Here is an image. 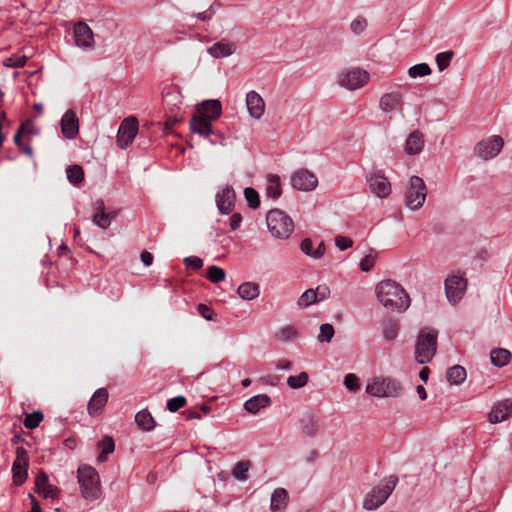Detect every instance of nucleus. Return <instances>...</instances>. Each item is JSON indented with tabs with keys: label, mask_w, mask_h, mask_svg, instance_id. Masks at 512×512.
<instances>
[{
	"label": "nucleus",
	"mask_w": 512,
	"mask_h": 512,
	"mask_svg": "<svg viewBox=\"0 0 512 512\" xmlns=\"http://www.w3.org/2000/svg\"><path fill=\"white\" fill-rule=\"evenodd\" d=\"M512 414V400L506 399L497 403L489 413V421L493 424L502 422Z\"/></svg>",
	"instance_id": "nucleus-23"
},
{
	"label": "nucleus",
	"mask_w": 512,
	"mask_h": 512,
	"mask_svg": "<svg viewBox=\"0 0 512 512\" xmlns=\"http://www.w3.org/2000/svg\"><path fill=\"white\" fill-rule=\"evenodd\" d=\"M250 467L251 463L248 460L237 462L232 470L233 477L239 481H246Z\"/></svg>",
	"instance_id": "nucleus-38"
},
{
	"label": "nucleus",
	"mask_w": 512,
	"mask_h": 512,
	"mask_svg": "<svg viewBox=\"0 0 512 512\" xmlns=\"http://www.w3.org/2000/svg\"><path fill=\"white\" fill-rule=\"evenodd\" d=\"M197 311L204 319L208 321L214 320L215 313L208 305L203 303L198 304Z\"/></svg>",
	"instance_id": "nucleus-55"
},
{
	"label": "nucleus",
	"mask_w": 512,
	"mask_h": 512,
	"mask_svg": "<svg viewBox=\"0 0 512 512\" xmlns=\"http://www.w3.org/2000/svg\"><path fill=\"white\" fill-rule=\"evenodd\" d=\"M397 483L398 478L395 475H390L388 478L383 479L379 485L366 495L363 502L364 509L371 511L383 505L395 489Z\"/></svg>",
	"instance_id": "nucleus-4"
},
{
	"label": "nucleus",
	"mask_w": 512,
	"mask_h": 512,
	"mask_svg": "<svg viewBox=\"0 0 512 512\" xmlns=\"http://www.w3.org/2000/svg\"><path fill=\"white\" fill-rule=\"evenodd\" d=\"M26 62V56L13 55L9 58H6L3 62V65L8 68H21L25 66Z\"/></svg>",
	"instance_id": "nucleus-49"
},
{
	"label": "nucleus",
	"mask_w": 512,
	"mask_h": 512,
	"mask_svg": "<svg viewBox=\"0 0 512 512\" xmlns=\"http://www.w3.org/2000/svg\"><path fill=\"white\" fill-rule=\"evenodd\" d=\"M369 80V73L360 68H355L347 72H343L340 76L339 83L341 86L356 90L363 87Z\"/></svg>",
	"instance_id": "nucleus-11"
},
{
	"label": "nucleus",
	"mask_w": 512,
	"mask_h": 512,
	"mask_svg": "<svg viewBox=\"0 0 512 512\" xmlns=\"http://www.w3.org/2000/svg\"><path fill=\"white\" fill-rule=\"evenodd\" d=\"M207 51L214 58H224L236 51V45L227 39H222L209 47Z\"/></svg>",
	"instance_id": "nucleus-25"
},
{
	"label": "nucleus",
	"mask_w": 512,
	"mask_h": 512,
	"mask_svg": "<svg viewBox=\"0 0 512 512\" xmlns=\"http://www.w3.org/2000/svg\"><path fill=\"white\" fill-rule=\"evenodd\" d=\"M23 124H25V132L24 134L28 135V137L30 135H36L38 134V129L33 125L32 121L31 120H27L26 122H24Z\"/></svg>",
	"instance_id": "nucleus-62"
},
{
	"label": "nucleus",
	"mask_w": 512,
	"mask_h": 512,
	"mask_svg": "<svg viewBox=\"0 0 512 512\" xmlns=\"http://www.w3.org/2000/svg\"><path fill=\"white\" fill-rule=\"evenodd\" d=\"M400 323L397 319L387 317L382 321V334L386 341H394L399 334Z\"/></svg>",
	"instance_id": "nucleus-29"
},
{
	"label": "nucleus",
	"mask_w": 512,
	"mask_h": 512,
	"mask_svg": "<svg viewBox=\"0 0 512 512\" xmlns=\"http://www.w3.org/2000/svg\"><path fill=\"white\" fill-rule=\"evenodd\" d=\"M140 259L145 266H151L153 263V255L148 251H143L140 255Z\"/></svg>",
	"instance_id": "nucleus-64"
},
{
	"label": "nucleus",
	"mask_w": 512,
	"mask_h": 512,
	"mask_svg": "<svg viewBox=\"0 0 512 512\" xmlns=\"http://www.w3.org/2000/svg\"><path fill=\"white\" fill-rule=\"evenodd\" d=\"M14 462H20L22 464H29L28 452L23 447H17L16 449V459Z\"/></svg>",
	"instance_id": "nucleus-57"
},
{
	"label": "nucleus",
	"mask_w": 512,
	"mask_h": 512,
	"mask_svg": "<svg viewBox=\"0 0 512 512\" xmlns=\"http://www.w3.org/2000/svg\"><path fill=\"white\" fill-rule=\"evenodd\" d=\"M317 301V292L313 289L306 290L298 299L297 304L300 307H307Z\"/></svg>",
	"instance_id": "nucleus-45"
},
{
	"label": "nucleus",
	"mask_w": 512,
	"mask_h": 512,
	"mask_svg": "<svg viewBox=\"0 0 512 512\" xmlns=\"http://www.w3.org/2000/svg\"><path fill=\"white\" fill-rule=\"evenodd\" d=\"M61 132L66 139H75L79 134V120L74 110H67L60 121Z\"/></svg>",
	"instance_id": "nucleus-15"
},
{
	"label": "nucleus",
	"mask_w": 512,
	"mask_h": 512,
	"mask_svg": "<svg viewBox=\"0 0 512 512\" xmlns=\"http://www.w3.org/2000/svg\"><path fill=\"white\" fill-rule=\"evenodd\" d=\"M138 132V122L135 118H126L120 124L117 133V145L125 149L132 144Z\"/></svg>",
	"instance_id": "nucleus-10"
},
{
	"label": "nucleus",
	"mask_w": 512,
	"mask_h": 512,
	"mask_svg": "<svg viewBox=\"0 0 512 512\" xmlns=\"http://www.w3.org/2000/svg\"><path fill=\"white\" fill-rule=\"evenodd\" d=\"M77 480L84 499L95 501L100 498L102 489L100 477L95 468L88 465L80 466L77 470Z\"/></svg>",
	"instance_id": "nucleus-2"
},
{
	"label": "nucleus",
	"mask_w": 512,
	"mask_h": 512,
	"mask_svg": "<svg viewBox=\"0 0 512 512\" xmlns=\"http://www.w3.org/2000/svg\"><path fill=\"white\" fill-rule=\"evenodd\" d=\"M108 397H109V394H108V391L106 388L97 389L94 392V394L92 395V397L88 403V406H87L88 413L91 416L98 415L102 411L104 406L106 405V403L108 401Z\"/></svg>",
	"instance_id": "nucleus-22"
},
{
	"label": "nucleus",
	"mask_w": 512,
	"mask_h": 512,
	"mask_svg": "<svg viewBox=\"0 0 512 512\" xmlns=\"http://www.w3.org/2000/svg\"><path fill=\"white\" fill-rule=\"evenodd\" d=\"M367 27V21L364 17H357L355 18L350 25L351 31L359 35L361 34Z\"/></svg>",
	"instance_id": "nucleus-52"
},
{
	"label": "nucleus",
	"mask_w": 512,
	"mask_h": 512,
	"mask_svg": "<svg viewBox=\"0 0 512 512\" xmlns=\"http://www.w3.org/2000/svg\"><path fill=\"white\" fill-rule=\"evenodd\" d=\"M214 14V11L212 10V7H210L208 10L200 12L198 14H193V16L197 17L198 19L202 21H207L212 18Z\"/></svg>",
	"instance_id": "nucleus-63"
},
{
	"label": "nucleus",
	"mask_w": 512,
	"mask_h": 512,
	"mask_svg": "<svg viewBox=\"0 0 512 512\" xmlns=\"http://www.w3.org/2000/svg\"><path fill=\"white\" fill-rule=\"evenodd\" d=\"M444 286L448 301L455 305L464 296L467 280L461 276L452 275L445 280Z\"/></svg>",
	"instance_id": "nucleus-9"
},
{
	"label": "nucleus",
	"mask_w": 512,
	"mask_h": 512,
	"mask_svg": "<svg viewBox=\"0 0 512 512\" xmlns=\"http://www.w3.org/2000/svg\"><path fill=\"white\" fill-rule=\"evenodd\" d=\"M271 405V398L267 394L255 395L244 403V409L251 414H256L262 408L269 407Z\"/></svg>",
	"instance_id": "nucleus-27"
},
{
	"label": "nucleus",
	"mask_w": 512,
	"mask_h": 512,
	"mask_svg": "<svg viewBox=\"0 0 512 512\" xmlns=\"http://www.w3.org/2000/svg\"><path fill=\"white\" fill-rule=\"evenodd\" d=\"M246 106L250 116L255 119L261 118L265 110L264 100L256 91L247 93Z\"/></svg>",
	"instance_id": "nucleus-21"
},
{
	"label": "nucleus",
	"mask_w": 512,
	"mask_h": 512,
	"mask_svg": "<svg viewBox=\"0 0 512 512\" xmlns=\"http://www.w3.org/2000/svg\"><path fill=\"white\" fill-rule=\"evenodd\" d=\"M299 424L302 434L312 438L319 430V417L313 412H305L300 417Z\"/></svg>",
	"instance_id": "nucleus-19"
},
{
	"label": "nucleus",
	"mask_w": 512,
	"mask_h": 512,
	"mask_svg": "<svg viewBox=\"0 0 512 512\" xmlns=\"http://www.w3.org/2000/svg\"><path fill=\"white\" fill-rule=\"evenodd\" d=\"M43 417V413L40 411H34L30 414H26L24 426L28 429H35L39 426L40 422L43 420Z\"/></svg>",
	"instance_id": "nucleus-44"
},
{
	"label": "nucleus",
	"mask_w": 512,
	"mask_h": 512,
	"mask_svg": "<svg viewBox=\"0 0 512 512\" xmlns=\"http://www.w3.org/2000/svg\"><path fill=\"white\" fill-rule=\"evenodd\" d=\"M402 390L401 383L391 377L373 378L366 386L367 394L378 398L399 397Z\"/></svg>",
	"instance_id": "nucleus-6"
},
{
	"label": "nucleus",
	"mask_w": 512,
	"mask_h": 512,
	"mask_svg": "<svg viewBox=\"0 0 512 512\" xmlns=\"http://www.w3.org/2000/svg\"><path fill=\"white\" fill-rule=\"evenodd\" d=\"M236 195L231 186H226L221 192L216 194V205L222 214H229L235 203Z\"/></svg>",
	"instance_id": "nucleus-16"
},
{
	"label": "nucleus",
	"mask_w": 512,
	"mask_h": 512,
	"mask_svg": "<svg viewBox=\"0 0 512 512\" xmlns=\"http://www.w3.org/2000/svg\"><path fill=\"white\" fill-rule=\"evenodd\" d=\"M28 466H29V464L13 462V465H12L13 483L16 486H21L26 481L27 476H28V472H27Z\"/></svg>",
	"instance_id": "nucleus-36"
},
{
	"label": "nucleus",
	"mask_w": 512,
	"mask_h": 512,
	"mask_svg": "<svg viewBox=\"0 0 512 512\" xmlns=\"http://www.w3.org/2000/svg\"><path fill=\"white\" fill-rule=\"evenodd\" d=\"M300 248H301V251L312 257L313 256V243H312V240L310 238H305L302 240L301 244H300Z\"/></svg>",
	"instance_id": "nucleus-58"
},
{
	"label": "nucleus",
	"mask_w": 512,
	"mask_h": 512,
	"mask_svg": "<svg viewBox=\"0 0 512 512\" xmlns=\"http://www.w3.org/2000/svg\"><path fill=\"white\" fill-rule=\"evenodd\" d=\"M94 209L95 213L92 217V222L103 230L107 229L110 226L112 219L115 218V213H106L105 204L102 199H98L95 201Z\"/></svg>",
	"instance_id": "nucleus-18"
},
{
	"label": "nucleus",
	"mask_w": 512,
	"mask_h": 512,
	"mask_svg": "<svg viewBox=\"0 0 512 512\" xmlns=\"http://www.w3.org/2000/svg\"><path fill=\"white\" fill-rule=\"evenodd\" d=\"M297 336V330L292 325L282 327L277 333L276 338L280 341H288Z\"/></svg>",
	"instance_id": "nucleus-47"
},
{
	"label": "nucleus",
	"mask_w": 512,
	"mask_h": 512,
	"mask_svg": "<svg viewBox=\"0 0 512 512\" xmlns=\"http://www.w3.org/2000/svg\"><path fill=\"white\" fill-rule=\"evenodd\" d=\"M467 377L466 370L461 365H454L447 370L446 379L451 385L462 384Z\"/></svg>",
	"instance_id": "nucleus-35"
},
{
	"label": "nucleus",
	"mask_w": 512,
	"mask_h": 512,
	"mask_svg": "<svg viewBox=\"0 0 512 512\" xmlns=\"http://www.w3.org/2000/svg\"><path fill=\"white\" fill-rule=\"evenodd\" d=\"M197 113L199 116H203L209 121L216 120L222 114L221 102L216 99L205 100L197 105Z\"/></svg>",
	"instance_id": "nucleus-17"
},
{
	"label": "nucleus",
	"mask_w": 512,
	"mask_h": 512,
	"mask_svg": "<svg viewBox=\"0 0 512 512\" xmlns=\"http://www.w3.org/2000/svg\"><path fill=\"white\" fill-rule=\"evenodd\" d=\"M375 264V256L368 254L364 256L360 261V269L363 272H370Z\"/></svg>",
	"instance_id": "nucleus-54"
},
{
	"label": "nucleus",
	"mask_w": 512,
	"mask_h": 512,
	"mask_svg": "<svg viewBox=\"0 0 512 512\" xmlns=\"http://www.w3.org/2000/svg\"><path fill=\"white\" fill-rule=\"evenodd\" d=\"M186 405V398L184 396H176L167 401L166 408L170 412H177L179 409Z\"/></svg>",
	"instance_id": "nucleus-50"
},
{
	"label": "nucleus",
	"mask_w": 512,
	"mask_h": 512,
	"mask_svg": "<svg viewBox=\"0 0 512 512\" xmlns=\"http://www.w3.org/2000/svg\"><path fill=\"white\" fill-rule=\"evenodd\" d=\"M183 262L188 269H192L194 271L203 267V260L197 256L186 257Z\"/></svg>",
	"instance_id": "nucleus-53"
},
{
	"label": "nucleus",
	"mask_w": 512,
	"mask_h": 512,
	"mask_svg": "<svg viewBox=\"0 0 512 512\" xmlns=\"http://www.w3.org/2000/svg\"><path fill=\"white\" fill-rule=\"evenodd\" d=\"M66 172L67 178L72 184H78L84 180V170L80 165H70Z\"/></svg>",
	"instance_id": "nucleus-39"
},
{
	"label": "nucleus",
	"mask_w": 512,
	"mask_h": 512,
	"mask_svg": "<svg viewBox=\"0 0 512 512\" xmlns=\"http://www.w3.org/2000/svg\"><path fill=\"white\" fill-rule=\"evenodd\" d=\"M74 42L76 46L84 50L94 48V35L92 29L84 22H78L73 29Z\"/></svg>",
	"instance_id": "nucleus-13"
},
{
	"label": "nucleus",
	"mask_w": 512,
	"mask_h": 512,
	"mask_svg": "<svg viewBox=\"0 0 512 512\" xmlns=\"http://www.w3.org/2000/svg\"><path fill=\"white\" fill-rule=\"evenodd\" d=\"M379 302L389 310L404 312L410 305V297L405 289L396 281L387 279L376 286Z\"/></svg>",
	"instance_id": "nucleus-1"
},
{
	"label": "nucleus",
	"mask_w": 512,
	"mask_h": 512,
	"mask_svg": "<svg viewBox=\"0 0 512 512\" xmlns=\"http://www.w3.org/2000/svg\"><path fill=\"white\" fill-rule=\"evenodd\" d=\"M453 57L454 52L451 50L438 53L435 60L439 71H444L448 68Z\"/></svg>",
	"instance_id": "nucleus-43"
},
{
	"label": "nucleus",
	"mask_w": 512,
	"mask_h": 512,
	"mask_svg": "<svg viewBox=\"0 0 512 512\" xmlns=\"http://www.w3.org/2000/svg\"><path fill=\"white\" fill-rule=\"evenodd\" d=\"M292 186L300 191H312L318 185V179L314 173L307 169L296 171L291 177Z\"/></svg>",
	"instance_id": "nucleus-14"
},
{
	"label": "nucleus",
	"mask_w": 512,
	"mask_h": 512,
	"mask_svg": "<svg viewBox=\"0 0 512 512\" xmlns=\"http://www.w3.org/2000/svg\"><path fill=\"white\" fill-rule=\"evenodd\" d=\"M379 105L383 112H392L402 105V95L400 93H386L380 98Z\"/></svg>",
	"instance_id": "nucleus-30"
},
{
	"label": "nucleus",
	"mask_w": 512,
	"mask_h": 512,
	"mask_svg": "<svg viewBox=\"0 0 512 512\" xmlns=\"http://www.w3.org/2000/svg\"><path fill=\"white\" fill-rule=\"evenodd\" d=\"M206 276L212 283H219L225 279L226 274L222 268L216 265H211L207 269Z\"/></svg>",
	"instance_id": "nucleus-42"
},
{
	"label": "nucleus",
	"mask_w": 512,
	"mask_h": 512,
	"mask_svg": "<svg viewBox=\"0 0 512 512\" xmlns=\"http://www.w3.org/2000/svg\"><path fill=\"white\" fill-rule=\"evenodd\" d=\"M244 197H245L246 201L248 202L249 207H251L252 209H256L259 207V205H260L259 194L254 188H251V187L245 188Z\"/></svg>",
	"instance_id": "nucleus-46"
},
{
	"label": "nucleus",
	"mask_w": 512,
	"mask_h": 512,
	"mask_svg": "<svg viewBox=\"0 0 512 512\" xmlns=\"http://www.w3.org/2000/svg\"><path fill=\"white\" fill-rule=\"evenodd\" d=\"M314 291L317 292V301L325 300L330 294V290L327 286H318Z\"/></svg>",
	"instance_id": "nucleus-61"
},
{
	"label": "nucleus",
	"mask_w": 512,
	"mask_h": 512,
	"mask_svg": "<svg viewBox=\"0 0 512 512\" xmlns=\"http://www.w3.org/2000/svg\"><path fill=\"white\" fill-rule=\"evenodd\" d=\"M511 357V352L504 348L493 349L490 353L491 363L499 368L506 366L510 362Z\"/></svg>",
	"instance_id": "nucleus-33"
},
{
	"label": "nucleus",
	"mask_w": 512,
	"mask_h": 512,
	"mask_svg": "<svg viewBox=\"0 0 512 512\" xmlns=\"http://www.w3.org/2000/svg\"><path fill=\"white\" fill-rule=\"evenodd\" d=\"M344 385L349 391L357 392L360 389L359 378L355 374L349 373L344 377Z\"/></svg>",
	"instance_id": "nucleus-51"
},
{
	"label": "nucleus",
	"mask_w": 512,
	"mask_h": 512,
	"mask_svg": "<svg viewBox=\"0 0 512 512\" xmlns=\"http://www.w3.org/2000/svg\"><path fill=\"white\" fill-rule=\"evenodd\" d=\"M282 194L280 177L275 174H269L266 180V196L277 199Z\"/></svg>",
	"instance_id": "nucleus-32"
},
{
	"label": "nucleus",
	"mask_w": 512,
	"mask_h": 512,
	"mask_svg": "<svg viewBox=\"0 0 512 512\" xmlns=\"http://www.w3.org/2000/svg\"><path fill=\"white\" fill-rule=\"evenodd\" d=\"M289 503V494L285 488H276L270 501L271 512H283Z\"/></svg>",
	"instance_id": "nucleus-26"
},
{
	"label": "nucleus",
	"mask_w": 512,
	"mask_h": 512,
	"mask_svg": "<svg viewBox=\"0 0 512 512\" xmlns=\"http://www.w3.org/2000/svg\"><path fill=\"white\" fill-rule=\"evenodd\" d=\"M135 422L143 431H151L156 425L153 416L147 409H143L135 415Z\"/></svg>",
	"instance_id": "nucleus-34"
},
{
	"label": "nucleus",
	"mask_w": 512,
	"mask_h": 512,
	"mask_svg": "<svg viewBox=\"0 0 512 512\" xmlns=\"http://www.w3.org/2000/svg\"><path fill=\"white\" fill-rule=\"evenodd\" d=\"M267 227L277 239H287L294 231V222L284 211L272 209L266 216Z\"/></svg>",
	"instance_id": "nucleus-5"
},
{
	"label": "nucleus",
	"mask_w": 512,
	"mask_h": 512,
	"mask_svg": "<svg viewBox=\"0 0 512 512\" xmlns=\"http://www.w3.org/2000/svg\"><path fill=\"white\" fill-rule=\"evenodd\" d=\"M369 188L379 198H387L391 194V183L383 171L372 172L367 178Z\"/></svg>",
	"instance_id": "nucleus-12"
},
{
	"label": "nucleus",
	"mask_w": 512,
	"mask_h": 512,
	"mask_svg": "<svg viewBox=\"0 0 512 512\" xmlns=\"http://www.w3.org/2000/svg\"><path fill=\"white\" fill-rule=\"evenodd\" d=\"M504 145L503 139L498 136H491L477 143L475 153L483 160H489L496 157Z\"/></svg>",
	"instance_id": "nucleus-8"
},
{
	"label": "nucleus",
	"mask_w": 512,
	"mask_h": 512,
	"mask_svg": "<svg viewBox=\"0 0 512 512\" xmlns=\"http://www.w3.org/2000/svg\"><path fill=\"white\" fill-rule=\"evenodd\" d=\"M241 222H242V216L240 213H233L232 216L230 217V228L232 230H236L240 227L241 225Z\"/></svg>",
	"instance_id": "nucleus-60"
},
{
	"label": "nucleus",
	"mask_w": 512,
	"mask_h": 512,
	"mask_svg": "<svg viewBox=\"0 0 512 512\" xmlns=\"http://www.w3.org/2000/svg\"><path fill=\"white\" fill-rule=\"evenodd\" d=\"M426 196L427 187L424 180L419 176H412L405 194L406 206L411 210H418L423 206Z\"/></svg>",
	"instance_id": "nucleus-7"
},
{
	"label": "nucleus",
	"mask_w": 512,
	"mask_h": 512,
	"mask_svg": "<svg viewBox=\"0 0 512 512\" xmlns=\"http://www.w3.org/2000/svg\"><path fill=\"white\" fill-rule=\"evenodd\" d=\"M237 292L243 300L251 301L259 296L260 287L254 282H244L238 287Z\"/></svg>",
	"instance_id": "nucleus-31"
},
{
	"label": "nucleus",
	"mask_w": 512,
	"mask_h": 512,
	"mask_svg": "<svg viewBox=\"0 0 512 512\" xmlns=\"http://www.w3.org/2000/svg\"><path fill=\"white\" fill-rule=\"evenodd\" d=\"M335 244L341 251H344L353 245V241L348 237L337 236L335 238Z\"/></svg>",
	"instance_id": "nucleus-56"
},
{
	"label": "nucleus",
	"mask_w": 512,
	"mask_h": 512,
	"mask_svg": "<svg viewBox=\"0 0 512 512\" xmlns=\"http://www.w3.org/2000/svg\"><path fill=\"white\" fill-rule=\"evenodd\" d=\"M334 336V327L329 323H324L320 326V333L318 335V341L320 343L330 342Z\"/></svg>",
	"instance_id": "nucleus-48"
},
{
	"label": "nucleus",
	"mask_w": 512,
	"mask_h": 512,
	"mask_svg": "<svg viewBox=\"0 0 512 512\" xmlns=\"http://www.w3.org/2000/svg\"><path fill=\"white\" fill-rule=\"evenodd\" d=\"M309 375L307 372H301L295 376H289L287 378V385L292 389H300L307 385Z\"/></svg>",
	"instance_id": "nucleus-40"
},
{
	"label": "nucleus",
	"mask_w": 512,
	"mask_h": 512,
	"mask_svg": "<svg viewBox=\"0 0 512 512\" xmlns=\"http://www.w3.org/2000/svg\"><path fill=\"white\" fill-rule=\"evenodd\" d=\"M423 147V134L418 130L410 133L405 142V152L408 155H416L423 150Z\"/></svg>",
	"instance_id": "nucleus-28"
},
{
	"label": "nucleus",
	"mask_w": 512,
	"mask_h": 512,
	"mask_svg": "<svg viewBox=\"0 0 512 512\" xmlns=\"http://www.w3.org/2000/svg\"><path fill=\"white\" fill-rule=\"evenodd\" d=\"M24 132H25V124H21L13 137V141L18 148H22V145L24 144V142L21 139Z\"/></svg>",
	"instance_id": "nucleus-59"
},
{
	"label": "nucleus",
	"mask_w": 512,
	"mask_h": 512,
	"mask_svg": "<svg viewBox=\"0 0 512 512\" xmlns=\"http://www.w3.org/2000/svg\"><path fill=\"white\" fill-rule=\"evenodd\" d=\"M98 448L100 449V454L98 455V462H105L107 460V455L113 453L115 449L114 440L106 436L102 439L98 444Z\"/></svg>",
	"instance_id": "nucleus-37"
},
{
	"label": "nucleus",
	"mask_w": 512,
	"mask_h": 512,
	"mask_svg": "<svg viewBox=\"0 0 512 512\" xmlns=\"http://www.w3.org/2000/svg\"><path fill=\"white\" fill-rule=\"evenodd\" d=\"M35 485H36V491L39 494H42V496L44 498H52L53 499L59 493L58 488L49 483L48 475L43 471H41L38 474V476L36 477Z\"/></svg>",
	"instance_id": "nucleus-24"
},
{
	"label": "nucleus",
	"mask_w": 512,
	"mask_h": 512,
	"mask_svg": "<svg viewBox=\"0 0 512 512\" xmlns=\"http://www.w3.org/2000/svg\"><path fill=\"white\" fill-rule=\"evenodd\" d=\"M189 126L193 133L199 134L205 138H208L211 135H218V133L213 129L211 121L203 116H199L198 114L191 118Z\"/></svg>",
	"instance_id": "nucleus-20"
},
{
	"label": "nucleus",
	"mask_w": 512,
	"mask_h": 512,
	"mask_svg": "<svg viewBox=\"0 0 512 512\" xmlns=\"http://www.w3.org/2000/svg\"><path fill=\"white\" fill-rule=\"evenodd\" d=\"M437 339V330L430 327H424L420 330L415 344V359L419 364H427L435 356Z\"/></svg>",
	"instance_id": "nucleus-3"
},
{
	"label": "nucleus",
	"mask_w": 512,
	"mask_h": 512,
	"mask_svg": "<svg viewBox=\"0 0 512 512\" xmlns=\"http://www.w3.org/2000/svg\"><path fill=\"white\" fill-rule=\"evenodd\" d=\"M431 68L427 63H419L408 69V75L411 78L424 77L431 74Z\"/></svg>",
	"instance_id": "nucleus-41"
}]
</instances>
